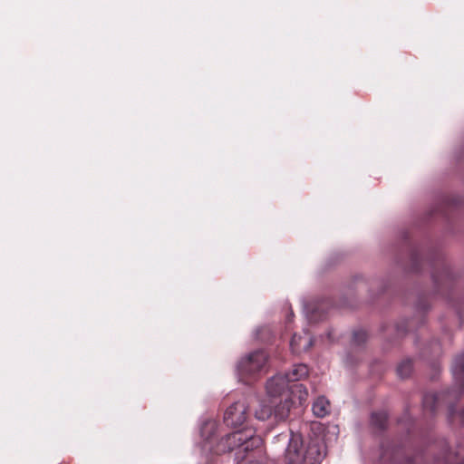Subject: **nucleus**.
<instances>
[{"label":"nucleus","mask_w":464,"mask_h":464,"mask_svg":"<svg viewBox=\"0 0 464 464\" xmlns=\"http://www.w3.org/2000/svg\"><path fill=\"white\" fill-rule=\"evenodd\" d=\"M214 440V436L207 437L203 449L217 455L238 450L236 453L237 459H242L241 453H249L253 450L259 452L260 446H263V439L256 435L252 429H243L229 433L221 438L215 446L212 445Z\"/></svg>","instance_id":"nucleus-1"},{"label":"nucleus","mask_w":464,"mask_h":464,"mask_svg":"<svg viewBox=\"0 0 464 464\" xmlns=\"http://www.w3.org/2000/svg\"><path fill=\"white\" fill-rule=\"evenodd\" d=\"M324 457L320 445L312 442L304 447L302 436L292 432L285 450L287 464H320Z\"/></svg>","instance_id":"nucleus-2"},{"label":"nucleus","mask_w":464,"mask_h":464,"mask_svg":"<svg viewBox=\"0 0 464 464\" xmlns=\"http://www.w3.org/2000/svg\"><path fill=\"white\" fill-rule=\"evenodd\" d=\"M268 354L264 350L254 351L237 363V372L242 382L250 384L267 371Z\"/></svg>","instance_id":"nucleus-3"},{"label":"nucleus","mask_w":464,"mask_h":464,"mask_svg":"<svg viewBox=\"0 0 464 464\" xmlns=\"http://www.w3.org/2000/svg\"><path fill=\"white\" fill-rule=\"evenodd\" d=\"M422 456H410L404 446L393 441L382 444L381 464H418Z\"/></svg>","instance_id":"nucleus-4"},{"label":"nucleus","mask_w":464,"mask_h":464,"mask_svg":"<svg viewBox=\"0 0 464 464\" xmlns=\"http://www.w3.org/2000/svg\"><path fill=\"white\" fill-rule=\"evenodd\" d=\"M247 401H238L230 405L224 415V422L227 426L237 427L242 425L247 417Z\"/></svg>","instance_id":"nucleus-5"},{"label":"nucleus","mask_w":464,"mask_h":464,"mask_svg":"<svg viewBox=\"0 0 464 464\" xmlns=\"http://www.w3.org/2000/svg\"><path fill=\"white\" fill-rule=\"evenodd\" d=\"M290 384L284 375L276 374L266 382L267 395L274 400L288 394Z\"/></svg>","instance_id":"nucleus-6"},{"label":"nucleus","mask_w":464,"mask_h":464,"mask_svg":"<svg viewBox=\"0 0 464 464\" xmlns=\"http://www.w3.org/2000/svg\"><path fill=\"white\" fill-rule=\"evenodd\" d=\"M432 279L438 288L443 285L448 286L453 281V274L444 259L438 260L432 272Z\"/></svg>","instance_id":"nucleus-7"},{"label":"nucleus","mask_w":464,"mask_h":464,"mask_svg":"<svg viewBox=\"0 0 464 464\" xmlns=\"http://www.w3.org/2000/svg\"><path fill=\"white\" fill-rule=\"evenodd\" d=\"M279 402L271 399L270 403L274 404V415L277 420H285L289 415L291 408L295 404V401L289 394L279 397Z\"/></svg>","instance_id":"nucleus-8"},{"label":"nucleus","mask_w":464,"mask_h":464,"mask_svg":"<svg viewBox=\"0 0 464 464\" xmlns=\"http://www.w3.org/2000/svg\"><path fill=\"white\" fill-rule=\"evenodd\" d=\"M452 374L460 390L464 388V353L456 356L452 363Z\"/></svg>","instance_id":"nucleus-9"},{"label":"nucleus","mask_w":464,"mask_h":464,"mask_svg":"<svg viewBox=\"0 0 464 464\" xmlns=\"http://www.w3.org/2000/svg\"><path fill=\"white\" fill-rule=\"evenodd\" d=\"M314 344V340L311 337L304 338L303 336L295 334L290 342V347L294 353H300L301 352L308 351Z\"/></svg>","instance_id":"nucleus-10"},{"label":"nucleus","mask_w":464,"mask_h":464,"mask_svg":"<svg viewBox=\"0 0 464 464\" xmlns=\"http://www.w3.org/2000/svg\"><path fill=\"white\" fill-rule=\"evenodd\" d=\"M288 394L295 401V403L298 402L300 405H303L307 401L308 397L307 390L302 383L292 384L289 388Z\"/></svg>","instance_id":"nucleus-11"},{"label":"nucleus","mask_w":464,"mask_h":464,"mask_svg":"<svg viewBox=\"0 0 464 464\" xmlns=\"http://www.w3.org/2000/svg\"><path fill=\"white\" fill-rule=\"evenodd\" d=\"M308 375V367L305 364L300 363L294 365L293 369L285 375L288 383L295 382L304 379Z\"/></svg>","instance_id":"nucleus-12"},{"label":"nucleus","mask_w":464,"mask_h":464,"mask_svg":"<svg viewBox=\"0 0 464 464\" xmlns=\"http://www.w3.org/2000/svg\"><path fill=\"white\" fill-rule=\"evenodd\" d=\"M443 394L425 393L422 399L423 408L430 413H435L440 406Z\"/></svg>","instance_id":"nucleus-13"},{"label":"nucleus","mask_w":464,"mask_h":464,"mask_svg":"<svg viewBox=\"0 0 464 464\" xmlns=\"http://www.w3.org/2000/svg\"><path fill=\"white\" fill-rule=\"evenodd\" d=\"M437 464H464V448L459 447L454 452H445L443 460H438Z\"/></svg>","instance_id":"nucleus-14"},{"label":"nucleus","mask_w":464,"mask_h":464,"mask_svg":"<svg viewBox=\"0 0 464 464\" xmlns=\"http://www.w3.org/2000/svg\"><path fill=\"white\" fill-rule=\"evenodd\" d=\"M237 464H266V457L263 454L262 446H260L259 452L256 450H253L249 453H246Z\"/></svg>","instance_id":"nucleus-15"},{"label":"nucleus","mask_w":464,"mask_h":464,"mask_svg":"<svg viewBox=\"0 0 464 464\" xmlns=\"http://www.w3.org/2000/svg\"><path fill=\"white\" fill-rule=\"evenodd\" d=\"M251 402L255 401L258 403V409L255 411V417L259 420H266L272 416L274 411H272V407L270 405L266 404L264 401H260L256 397L250 399Z\"/></svg>","instance_id":"nucleus-16"},{"label":"nucleus","mask_w":464,"mask_h":464,"mask_svg":"<svg viewBox=\"0 0 464 464\" xmlns=\"http://www.w3.org/2000/svg\"><path fill=\"white\" fill-rule=\"evenodd\" d=\"M388 413L385 411H373L371 415V424L380 430L386 429Z\"/></svg>","instance_id":"nucleus-17"},{"label":"nucleus","mask_w":464,"mask_h":464,"mask_svg":"<svg viewBox=\"0 0 464 464\" xmlns=\"http://www.w3.org/2000/svg\"><path fill=\"white\" fill-rule=\"evenodd\" d=\"M313 412L315 416L323 418L330 412V402L324 397H319L313 404Z\"/></svg>","instance_id":"nucleus-18"},{"label":"nucleus","mask_w":464,"mask_h":464,"mask_svg":"<svg viewBox=\"0 0 464 464\" xmlns=\"http://www.w3.org/2000/svg\"><path fill=\"white\" fill-rule=\"evenodd\" d=\"M413 369L412 361L411 359L403 360L397 367L398 375L404 379L408 378Z\"/></svg>","instance_id":"nucleus-19"},{"label":"nucleus","mask_w":464,"mask_h":464,"mask_svg":"<svg viewBox=\"0 0 464 464\" xmlns=\"http://www.w3.org/2000/svg\"><path fill=\"white\" fill-rule=\"evenodd\" d=\"M368 338V334L364 330H356L353 334V344L360 346L363 344Z\"/></svg>","instance_id":"nucleus-20"},{"label":"nucleus","mask_w":464,"mask_h":464,"mask_svg":"<svg viewBox=\"0 0 464 464\" xmlns=\"http://www.w3.org/2000/svg\"><path fill=\"white\" fill-rule=\"evenodd\" d=\"M457 417L459 419V421L464 424V409L460 412H457L453 405L449 406L450 420L454 421Z\"/></svg>","instance_id":"nucleus-21"},{"label":"nucleus","mask_w":464,"mask_h":464,"mask_svg":"<svg viewBox=\"0 0 464 464\" xmlns=\"http://www.w3.org/2000/svg\"><path fill=\"white\" fill-rule=\"evenodd\" d=\"M215 429V424L214 423H211V424H205V426L203 427L202 429V436H205V432L209 430H213Z\"/></svg>","instance_id":"nucleus-22"},{"label":"nucleus","mask_w":464,"mask_h":464,"mask_svg":"<svg viewBox=\"0 0 464 464\" xmlns=\"http://www.w3.org/2000/svg\"><path fill=\"white\" fill-rule=\"evenodd\" d=\"M315 319V316L314 314L311 315V319Z\"/></svg>","instance_id":"nucleus-23"}]
</instances>
